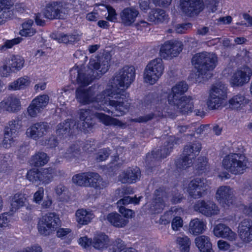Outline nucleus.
I'll list each match as a JSON object with an SVG mask.
<instances>
[{
	"mask_svg": "<svg viewBox=\"0 0 252 252\" xmlns=\"http://www.w3.org/2000/svg\"><path fill=\"white\" fill-rule=\"evenodd\" d=\"M176 242L182 252H189L191 241L187 236L183 235L182 236L177 237Z\"/></svg>",
	"mask_w": 252,
	"mask_h": 252,
	"instance_id": "obj_47",
	"label": "nucleus"
},
{
	"mask_svg": "<svg viewBox=\"0 0 252 252\" xmlns=\"http://www.w3.org/2000/svg\"><path fill=\"white\" fill-rule=\"evenodd\" d=\"M173 216H174V214L172 210L167 211L160 217L159 222L162 224H168Z\"/></svg>",
	"mask_w": 252,
	"mask_h": 252,
	"instance_id": "obj_54",
	"label": "nucleus"
},
{
	"mask_svg": "<svg viewBox=\"0 0 252 252\" xmlns=\"http://www.w3.org/2000/svg\"><path fill=\"white\" fill-rule=\"evenodd\" d=\"M109 243L108 236L104 233H99L94 236L92 246L96 250H102L108 246Z\"/></svg>",
	"mask_w": 252,
	"mask_h": 252,
	"instance_id": "obj_39",
	"label": "nucleus"
},
{
	"mask_svg": "<svg viewBox=\"0 0 252 252\" xmlns=\"http://www.w3.org/2000/svg\"><path fill=\"white\" fill-rule=\"evenodd\" d=\"M12 4L10 0H0V24L11 17L10 8Z\"/></svg>",
	"mask_w": 252,
	"mask_h": 252,
	"instance_id": "obj_37",
	"label": "nucleus"
},
{
	"mask_svg": "<svg viewBox=\"0 0 252 252\" xmlns=\"http://www.w3.org/2000/svg\"><path fill=\"white\" fill-rule=\"evenodd\" d=\"M108 12V16L106 17V19L110 22H115L117 20V13L116 10L111 6H106Z\"/></svg>",
	"mask_w": 252,
	"mask_h": 252,
	"instance_id": "obj_61",
	"label": "nucleus"
},
{
	"mask_svg": "<svg viewBox=\"0 0 252 252\" xmlns=\"http://www.w3.org/2000/svg\"><path fill=\"white\" fill-rule=\"evenodd\" d=\"M110 60L111 57L109 54L100 58L96 57L95 59L92 58L90 60L88 69L85 72L82 69L79 70L73 68L70 70L71 75L77 73V83L82 86H88L94 79L99 78L108 71Z\"/></svg>",
	"mask_w": 252,
	"mask_h": 252,
	"instance_id": "obj_2",
	"label": "nucleus"
},
{
	"mask_svg": "<svg viewBox=\"0 0 252 252\" xmlns=\"http://www.w3.org/2000/svg\"><path fill=\"white\" fill-rule=\"evenodd\" d=\"M26 200L25 195L21 193H17L14 195L11 200L12 211H16L24 205Z\"/></svg>",
	"mask_w": 252,
	"mask_h": 252,
	"instance_id": "obj_45",
	"label": "nucleus"
},
{
	"mask_svg": "<svg viewBox=\"0 0 252 252\" xmlns=\"http://www.w3.org/2000/svg\"><path fill=\"white\" fill-rule=\"evenodd\" d=\"M135 78V69L133 66L126 65L116 74L111 86L105 90V93L110 96L109 105L114 107L116 114L114 116L119 117L128 112L130 103L129 94L126 92Z\"/></svg>",
	"mask_w": 252,
	"mask_h": 252,
	"instance_id": "obj_1",
	"label": "nucleus"
},
{
	"mask_svg": "<svg viewBox=\"0 0 252 252\" xmlns=\"http://www.w3.org/2000/svg\"><path fill=\"white\" fill-rule=\"evenodd\" d=\"M44 192V190L43 188H39L38 190L33 194V202L36 204H40L43 199Z\"/></svg>",
	"mask_w": 252,
	"mask_h": 252,
	"instance_id": "obj_59",
	"label": "nucleus"
},
{
	"mask_svg": "<svg viewBox=\"0 0 252 252\" xmlns=\"http://www.w3.org/2000/svg\"><path fill=\"white\" fill-rule=\"evenodd\" d=\"M71 8V4L66 2L51 1L46 4L43 15L49 20L63 19Z\"/></svg>",
	"mask_w": 252,
	"mask_h": 252,
	"instance_id": "obj_8",
	"label": "nucleus"
},
{
	"mask_svg": "<svg viewBox=\"0 0 252 252\" xmlns=\"http://www.w3.org/2000/svg\"><path fill=\"white\" fill-rule=\"evenodd\" d=\"M178 139H176L174 136H170L167 137L166 141V144L165 145L163 149H160V151L158 150L157 152V154L155 155V152L152 154L154 158H165L170 153L171 149L173 148L174 144L177 143Z\"/></svg>",
	"mask_w": 252,
	"mask_h": 252,
	"instance_id": "obj_32",
	"label": "nucleus"
},
{
	"mask_svg": "<svg viewBox=\"0 0 252 252\" xmlns=\"http://www.w3.org/2000/svg\"><path fill=\"white\" fill-rule=\"evenodd\" d=\"M215 198L224 207L229 206L235 200L234 191L229 186H220L216 191Z\"/></svg>",
	"mask_w": 252,
	"mask_h": 252,
	"instance_id": "obj_17",
	"label": "nucleus"
},
{
	"mask_svg": "<svg viewBox=\"0 0 252 252\" xmlns=\"http://www.w3.org/2000/svg\"><path fill=\"white\" fill-rule=\"evenodd\" d=\"M193 208L195 211L207 217L217 215L220 213V209L216 203L209 200H198Z\"/></svg>",
	"mask_w": 252,
	"mask_h": 252,
	"instance_id": "obj_16",
	"label": "nucleus"
},
{
	"mask_svg": "<svg viewBox=\"0 0 252 252\" xmlns=\"http://www.w3.org/2000/svg\"><path fill=\"white\" fill-rule=\"evenodd\" d=\"M226 98L227 87L222 83H219L211 87L206 103L209 109H218L224 105Z\"/></svg>",
	"mask_w": 252,
	"mask_h": 252,
	"instance_id": "obj_7",
	"label": "nucleus"
},
{
	"mask_svg": "<svg viewBox=\"0 0 252 252\" xmlns=\"http://www.w3.org/2000/svg\"><path fill=\"white\" fill-rule=\"evenodd\" d=\"M164 66L161 59L157 58L146 65L143 74L144 82L150 85L155 84L164 73Z\"/></svg>",
	"mask_w": 252,
	"mask_h": 252,
	"instance_id": "obj_9",
	"label": "nucleus"
},
{
	"mask_svg": "<svg viewBox=\"0 0 252 252\" xmlns=\"http://www.w3.org/2000/svg\"><path fill=\"white\" fill-rule=\"evenodd\" d=\"M214 235L218 238H225L229 241H235L237 238L235 232L224 223H218L213 228Z\"/></svg>",
	"mask_w": 252,
	"mask_h": 252,
	"instance_id": "obj_25",
	"label": "nucleus"
},
{
	"mask_svg": "<svg viewBox=\"0 0 252 252\" xmlns=\"http://www.w3.org/2000/svg\"><path fill=\"white\" fill-rule=\"evenodd\" d=\"M247 159L243 154L231 153L226 156L222 161L224 169L235 174L244 173L247 167Z\"/></svg>",
	"mask_w": 252,
	"mask_h": 252,
	"instance_id": "obj_6",
	"label": "nucleus"
},
{
	"mask_svg": "<svg viewBox=\"0 0 252 252\" xmlns=\"http://www.w3.org/2000/svg\"><path fill=\"white\" fill-rule=\"evenodd\" d=\"M155 197L151 204H147L149 210L154 213L160 212L168 203L169 198L173 204L181 202L183 198V195L178 192H175L170 196L162 189H157L155 192Z\"/></svg>",
	"mask_w": 252,
	"mask_h": 252,
	"instance_id": "obj_5",
	"label": "nucleus"
},
{
	"mask_svg": "<svg viewBox=\"0 0 252 252\" xmlns=\"http://www.w3.org/2000/svg\"><path fill=\"white\" fill-rule=\"evenodd\" d=\"M94 116L98 121L105 126H114L123 127L125 124L119 120L112 118L102 113H95Z\"/></svg>",
	"mask_w": 252,
	"mask_h": 252,
	"instance_id": "obj_36",
	"label": "nucleus"
},
{
	"mask_svg": "<svg viewBox=\"0 0 252 252\" xmlns=\"http://www.w3.org/2000/svg\"><path fill=\"white\" fill-rule=\"evenodd\" d=\"M252 76V70L248 66L238 68L232 74L230 83L233 87H242L249 82Z\"/></svg>",
	"mask_w": 252,
	"mask_h": 252,
	"instance_id": "obj_15",
	"label": "nucleus"
},
{
	"mask_svg": "<svg viewBox=\"0 0 252 252\" xmlns=\"http://www.w3.org/2000/svg\"><path fill=\"white\" fill-rule=\"evenodd\" d=\"M139 14L138 10L134 6L125 8L120 14L122 24L125 26L132 25Z\"/></svg>",
	"mask_w": 252,
	"mask_h": 252,
	"instance_id": "obj_24",
	"label": "nucleus"
},
{
	"mask_svg": "<svg viewBox=\"0 0 252 252\" xmlns=\"http://www.w3.org/2000/svg\"><path fill=\"white\" fill-rule=\"evenodd\" d=\"M141 198V197L137 198L136 196L134 197H131L128 196H125L117 202V208H125L124 206L127 205L130 203L137 204L139 203Z\"/></svg>",
	"mask_w": 252,
	"mask_h": 252,
	"instance_id": "obj_50",
	"label": "nucleus"
},
{
	"mask_svg": "<svg viewBox=\"0 0 252 252\" xmlns=\"http://www.w3.org/2000/svg\"><path fill=\"white\" fill-rule=\"evenodd\" d=\"M206 186L205 180L196 178L189 184L187 191L192 197L195 199L199 198L205 194L207 189Z\"/></svg>",
	"mask_w": 252,
	"mask_h": 252,
	"instance_id": "obj_20",
	"label": "nucleus"
},
{
	"mask_svg": "<svg viewBox=\"0 0 252 252\" xmlns=\"http://www.w3.org/2000/svg\"><path fill=\"white\" fill-rule=\"evenodd\" d=\"M191 27V24L190 23L178 24L176 26L175 30L177 33H183L188 29L190 28Z\"/></svg>",
	"mask_w": 252,
	"mask_h": 252,
	"instance_id": "obj_64",
	"label": "nucleus"
},
{
	"mask_svg": "<svg viewBox=\"0 0 252 252\" xmlns=\"http://www.w3.org/2000/svg\"><path fill=\"white\" fill-rule=\"evenodd\" d=\"M201 149L199 142L187 145L184 148L183 157L176 161L177 168L185 169L192 165V159L197 156Z\"/></svg>",
	"mask_w": 252,
	"mask_h": 252,
	"instance_id": "obj_12",
	"label": "nucleus"
},
{
	"mask_svg": "<svg viewBox=\"0 0 252 252\" xmlns=\"http://www.w3.org/2000/svg\"><path fill=\"white\" fill-rule=\"evenodd\" d=\"M194 243L200 252H214L210 238L206 235L196 237Z\"/></svg>",
	"mask_w": 252,
	"mask_h": 252,
	"instance_id": "obj_33",
	"label": "nucleus"
},
{
	"mask_svg": "<svg viewBox=\"0 0 252 252\" xmlns=\"http://www.w3.org/2000/svg\"><path fill=\"white\" fill-rule=\"evenodd\" d=\"M195 101L191 96H183L181 98L180 100L172 105L176 106L182 113L188 114L192 111Z\"/></svg>",
	"mask_w": 252,
	"mask_h": 252,
	"instance_id": "obj_27",
	"label": "nucleus"
},
{
	"mask_svg": "<svg viewBox=\"0 0 252 252\" xmlns=\"http://www.w3.org/2000/svg\"><path fill=\"white\" fill-rule=\"evenodd\" d=\"M32 101L43 110L49 103V96L45 94L39 95L36 96Z\"/></svg>",
	"mask_w": 252,
	"mask_h": 252,
	"instance_id": "obj_51",
	"label": "nucleus"
},
{
	"mask_svg": "<svg viewBox=\"0 0 252 252\" xmlns=\"http://www.w3.org/2000/svg\"><path fill=\"white\" fill-rule=\"evenodd\" d=\"M78 243L83 248H87L92 245L93 240L87 236H84L78 239Z\"/></svg>",
	"mask_w": 252,
	"mask_h": 252,
	"instance_id": "obj_63",
	"label": "nucleus"
},
{
	"mask_svg": "<svg viewBox=\"0 0 252 252\" xmlns=\"http://www.w3.org/2000/svg\"><path fill=\"white\" fill-rule=\"evenodd\" d=\"M49 161V157L42 152H38L32 157L31 163L36 167L44 166Z\"/></svg>",
	"mask_w": 252,
	"mask_h": 252,
	"instance_id": "obj_43",
	"label": "nucleus"
},
{
	"mask_svg": "<svg viewBox=\"0 0 252 252\" xmlns=\"http://www.w3.org/2000/svg\"><path fill=\"white\" fill-rule=\"evenodd\" d=\"M94 216L91 210L84 209H78L75 213L76 220L81 225L88 224L91 221Z\"/></svg>",
	"mask_w": 252,
	"mask_h": 252,
	"instance_id": "obj_34",
	"label": "nucleus"
},
{
	"mask_svg": "<svg viewBox=\"0 0 252 252\" xmlns=\"http://www.w3.org/2000/svg\"><path fill=\"white\" fill-rule=\"evenodd\" d=\"M206 228V222L198 218L191 220L189 224V232L194 236H197L202 234L205 231Z\"/></svg>",
	"mask_w": 252,
	"mask_h": 252,
	"instance_id": "obj_30",
	"label": "nucleus"
},
{
	"mask_svg": "<svg viewBox=\"0 0 252 252\" xmlns=\"http://www.w3.org/2000/svg\"><path fill=\"white\" fill-rule=\"evenodd\" d=\"M88 181L87 187H92L97 189H102L107 186V183L96 173L88 172Z\"/></svg>",
	"mask_w": 252,
	"mask_h": 252,
	"instance_id": "obj_35",
	"label": "nucleus"
},
{
	"mask_svg": "<svg viewBox=\"0 0 252 252\" xmlns=\"http://www.w3.org/2000/svg\"><path fill=\"white\" fill-rule=\"evenodd\" d=\"M140 174L141 172L138 167H129L119 175V181L123 184H132L139 179Z\"/></svg>",
	"mask_w": 252,
	"mask_h": 252,
	"instance_id": "obj_26",
	"label": "nucleus"
},
{
	"mask_svg": "<svg viewBox=\"0 0 252 252\" xmlns=\"http://www.w3.org/2000/svg\"><path fill=\"white\" fill-rule=\"evenodd\" d=\"M181 43L179 42L170 40L162 44L160 49V56L164 59H171L177 56L182 51Z\"/></svg>",
	"mask_w": 252,
	"mask_h": 252,
	"instance_id": "obj_18",
	"label": "nucleus"
},
{
	"mask_svg": "<svg viewBox=\"0 0 252 252\" xmlns=\"http://www.w3.org/2000/svg\"><path fill=\"white\" fill-rule=\"evenodd\" d=\"M148 20L155 24L162 23L168 20V15L164 10L161 9H153L148 15Z\"/></svg>",
	"mask_w": 252,
	"mask_h": 252,
	"instance_id": "obj_38",
	"label": "nucleus"
},
{
	"mask_svg": "<svg viewBox=\"0 0 252 252\" xmlns=\"http://www.w3.org/2000/svg\"><path fill=\"white\" fill-rule=\"evenodd\" d=\"M72 230L69 228H60L56 231V236L62 239L71 236Z\"/></svg>",
	"mask_w": 252,
	"mask_h": 252,
	"instance_id": "obj_56",
	"label": "nucleus"
},
{
	"mask_svg": "<svg viewBox=\"0 0 252 252\" xmlns=\"http://www.w3.org/2000/svg\"><path fill=\"white\" fill-rule=\"evenodd\" d=\"M80 36L77 34L62 33L57 36L56 39L59 42L71 44L80 40Z\"/></svg>",
	"mask_w": 252,
	"mask_h": 252,
	"instance_id": "obj_46",
	"label": "nucleus"
},
{
	"mask_svg": "<svg viewBox=\"0 0 252 252\" xmlns=\"http://www.w3.org/2000/svg\"><path fill=\"white\" fill-rule=\"evenodd\" d=\"M60 218L55 213H48L39 219L37 229L43 236H48L54 232L60 224Z\"/></svg>",
	"mask_w": 252,
	"mask_h": 252,
	"instance_id": "obj_10",
	"label": "nucleus"
},
{
	"mask_svg": "<svg viewBox=\"0 0 252 252\" xmlns=\"http://www.w3.org/2000/svg\"><path fill=\"white\" fill-rule=\"evenodd\" d=\"M99 86L94 85L86 89L79 87L76 90L75 97L77 101L82 105L93 104V107L96 110L104 111L108 113L115 114V112H111L104 106L105 104L109 105V99L112 98L105 93V91L100 94H96L98 90Z\"/></svg>",
	"mask_w": 252,
	"mask_h": 252,
	"instance_id": "obj_3",
	"label": "nucleus"
},
{
	"mask_svg": "<svg viewBox=\"0 0 252 252\" xmlns=\"http://www.w3.org/2000/svg\"><path fill=\"white\" fill-rule=\"evenodd\" d=\"M179 8L185 14L191 16L203 9L202 0H180Z\"/></svg>",
	"mask_w": 252,
	"mask_h": 252,
	"instance_id": "obj_19",
	"label": "nucleus"
},
{
	"mask_svg": "<svg viewBox=\"0 0 252 252\" xmlns=\"http://www.w3.org/2000/svg\"><path fill=\"white\" fill-rule=\"evenodd\" d=\"M33 22L29 19L25 21L22 24V29L20 31V34L23 36H32L36 32V29L33 27Z\"/></svg>",
	"mask_w": 252,
	"mask_h": 252,
	"instance_id": "obj_44",
	"label": "nucleus"
},
{
	"mask_svg": "<svg viewBox=\"0 0 252 252\" xmlns=\"http://www.w3.org/2000/svg\"><path fill=\"white\" fill-rule=\"evenodd\" d=\"M22 38L20 37L15 38L11 40H7L4 42L2 46L0 47V50H5L12 47L13 46L21 42Z\"/></svg>",
	"mask_w": 252,
	"mask_h": 252,
	"instance_id": "obj_55",
	"label": "nucleus"
},
{
	"mask_svg": "<svg viewBox=\"0 0 252 252\" xmlns=\"http://www.w3.org/2000/svg\"><path fill=\"white\" fill-rule=\"evenodd\" d=\"M81 153L80 145L77 144H74L71 145L64 155L65 158L70 159L78 157Z\"/></svg>",
	"mask_w": 252,
	"mask_h": 252,
	"instance_id": "obj_49",
	"label": "nucleus"
},
{
	"mask_svg": "<svg viewBox=\"0 0 252 252\" xmlns=\"http://www.w3.org/2000/svg\"><path fill=\"white\" fill-rule=\"evenodd\" d=\"M11 216L8 213H3L0 215V233L2 230L8 226Z\"/></svg>",
	"mask_w": 252,
	"mask_h": 252,
	"instance_id": "obj_53",
	"label": "nucleus"
},
{
	"mask_svg": "<svg viewBox=\"0 0 252 252\" xmlns=\"http://www.w3.org/2000/svg\"><path fill=\"white\" fill-rule=\"evenodd\" d=\"M110 150L108 149H103L99 151L98 153L96 159L98 161H102L106 160L110 155Z\"/></svg>",
	"mask_w": 252,
	"mask_h": 252,
	"instance_id": "obj_62",
	"label": "nucleus"
},
{
	"mask_svg": "<svg viewBox=\"0 0 252 252\" xmlns=\"http://www.w3.org/2000/svg\"><path fill=\"white\" fill-rule=\"evenodd\" d=\"M7 64L11 67L13 72L20 70L24 66V60L18 55H12L7 60Z\"/></svg>",
	"mask_w": 252,
	"mask_h": 252,
	"instance_id": "obj_41",
	"label": "nucleus"
},
{
	"mask_svg": "<svg viewBox=\"0 0 252 252\" xmlns=\"http://www.w3.org/2000/svg\"><path fill=\"white\" fill-rule=\"evenodd\" d=\"M31 81L27 76L20 77L11 82L8 86V90L16 91L23 90L28 87Z\"/></svg>",
	"mask_w": 252,
	"mask_h": 252,
	"instance_id": "obj_40",
	"label": "nucleus"
},
{
	"mask_svg": "<svg viewBox=\"0 0 252 252\" xmlns=\"http://www.w3.org/2000/svg\"><path fill=\"white\" fill-rule=\"evenodd\" d=\"M183 226V220L180 217H175L172 221V228L174 231H178Z\"/></svg>",
	"mask_w": 252,
	"mask_h": 252,
	"instance_id": "obj_58",
	"label": "nucleus"
},
{
	"mask_svg": "<svg viewBox=\"0 0 252 252\" xmlns=\"http://www.w3.org/2000/svg\"><path fill=\"white\" fill-rule=\"evenodd\" d=\"M40 143L42 145L48 146L50 148H54L57 145L58 141L54 137H50L40 140Z\"/></svg>",
	"mask_w": 252,
	"mask_h": 252,
	"instance_id": "obj_60",
	"label": "nucleus"
},
{
	"mask_svg": "<svg viewBox=\"0 0 252 252\" xmlns=\"http://www.w3.org/2000/svg\"><path fill=\"white\" fill-rule=\"evenodd\" d=\"M75 125V122L71 119H67L63 123H61L57 126V135L62 137L69 136L73 133Z\"/></svg>",
	"mask_w": 252,
	"mask_h": 252,
	"instance_id": "obj_28",
	"label": "nucleus"
},
{
	"mask_svg": "<svg viewBox=\"0 0 252 252\" xmlns=\"http://www.w3.org/2000/svg\"><path fill=\"white\" fill-rule=\"evenodd\" d=\"M21 127V120L16 118L10 121L4 128V138L2 142V146L9 148L17 142L16 138L18 135V130Z\"/></svg>",
	"mask_w": 252,
	"mask_h": 252,
	"instance_id": "obj_13",
	"label": "nucleus"
},
{
	"mask_svg": "<svg viewBox=\"0 0 252 252\" xmlns=\"http://www.w3.org/2000/svg\"><path fill=\"white\" fill-rule=\"evenodd\" d=\"M80 119L83 121V127L85 132H88L93 125L91 122L94 113L90 109H80L78 112Z\"/></svg>",
	"mask_w": 252,
	"mask_h": 252,
	"instance_id": "obj_29",
	"label": "nucleus"
},
{
	"mask_svg": "<svg viewBox=\"0 0 252 252\" xmlns=\"http://www.w3.org/2000/svg\"><path fill=\"white\" fill-rule=\"evenodd\" d=\"M191 63L197 69L196 76H197V78L207 79L212 76L211 71L217 65L218 57L213 53L202 52L193 55Z\"/></svg>",
	"mask_w": 252,
	"mask_h": 252,
	"instance_id": "obj_4",
	"label": "nucleus"
},
{
	"mask_svg": "<svg viewBox=\"0 0 252 252\" xmlns=\"http://www.w3.org/2000/svg\"><path fill=\"white\" fill-rule=\"evenodd\" d=\"M238 234L241 240L245 243L252 241V220L244 219L238 227Z\"/></svg>",
	"mask_w": 252,
	"mask_h": 252,
	"instance_id": "obj_22",
	"label": "nucleus"
},
{
	"mask_svg": "<svg viewBox=\"0 0 252 252\" xmlns=\"http://www.w3.org/2000/svg\"><path fill=\"white\" fill-rule=\"evenodd\" d=\"M72 182L79 186L87 187L88 181V172L76 174L72 178Z\"/></svg>",
	"mask_w": 252,
	"mask_h": 252,
	"instance_id": "obj_48",
	"label": "nucleus"
},
{
	"mask_svg": "<svg viewBox=\"0 0 252 252\" xmlns=\"http://www.w3.org/2000/svg\"><path fill=\"white\" fill-rule=\"evenodd\" d=\"M51 131L49 125L45 122H36L30 125L26 129L27 137L37 141L45 136Z\"/></svg>",
	"mask_w": 252,
	"mask_h": 252,
	"instance_id": "obj_14",
	"label": "nucleus"
},
{
	"mask_svg": "<svg viewBox=\"0 0 252 252\" xmlns=\"http://www.w3.org/2000/svg\"><path fill=\"white\" fill-rule=\"evenodd\" d=\"M107 220L111 224L117 227H124L128 222L126 220L116 212L109 214L107 216Z\"/></svg>",
	"mask_w": 252,
	"mask_h": 252,
	"instance_id": "obj_42",
	"label": "nucleus"
},
{
	"mask_svg": "<svg viewBox=\"0 0 252 252\" xmlns=\"http://www.w3.org/2000/svg\"><path fill=\"white\" fill-rule=\"evenodd\" d=\"M21 107L20 99L13 95H10L4 98L0 102V112L7 111L10 113H15L20 110Z\"/></svg>",
	"mask_w": 252,
	"mask_h": 252,
	"instance_id": "obj_23",
	"label": "nucleus"
},
{
	"mask_svg": "<svg viewBox=\"0 0 252 252\" xmlns=\"http://www.w3.org/2000/svg\"><path fill=\"white\" fill-rule=\"evenodd\" d=\"M188 89V85L184 82H180L174 86L170 93L168 94H165L164 97L167 96L168 103L172 105L180 100L182 95L187 91Z\"/></svg>",
	"mask_w": 252,
	"mask_h": 252,
	"instance_id": "obj_21",
	"label": "nucleus"
},
{
	"mask_svg": "<svg viewBox=\"0 0 252 252\" xmlns=\"http://www.w3.org/2000/svg\"><path fill=\"white\" fill-rule=\"evenodd\" d=\"M56 174L55 168L49 167L43 168L40 171L37 169H32L27 173V178L33 183L48 184L52 182Z\"/></svg>",
	"mask_w": 252,
	"mask_h": 252,
	"instance_id": "obj_11",
	"label": "nucleus"
},
{
	"mask_svg": "<svg viewBox=\"0 0 252 252\" xmlns=\"http://www.w3.org/2000/svg\"><path fill=\"white\" fill-rule=\"evenodd\" d=\"M249 102V99L244 95L241 94L234 95L229 100L230 107L237 110H244Z\"/></svg>",
	"mask_w": 252,
	"mask_h": 252,
	"instance_id": "obj_31",
	"label": "nucleus"
},
{
	"mask_svg": "<svg viewBox=\"0 0 252 252\" xmlns=\"http://www.w3.org/2000/svg\"><path fill=\"white\" fill-rule=\"evenodd\" d=\"M42 111V110L38 107V106L33 104L32 101L27 108L28 115L32 118L36 117Z\"/></svg>",
	"mask_w": 252,
	"mask_h": 252,
	"instance_id": "obj_52",
	"label": "nucleus"
},
{
	"mask_svg": "<svg viewBox=\"0 0 252 252\" xmlns=\"http://www.w3.org/2000/svg\"><path fill=\"white\" fill-rule=\"evenodd\" d=\"M13 71L6 61L4 64L0 68V75L3 77H7Z\"/></svg>",
	"mask_w": 252,
	"mask_h": 252,
	"instance_id": "obj_57",
	"label": "nucleus"
}]
</instances>
